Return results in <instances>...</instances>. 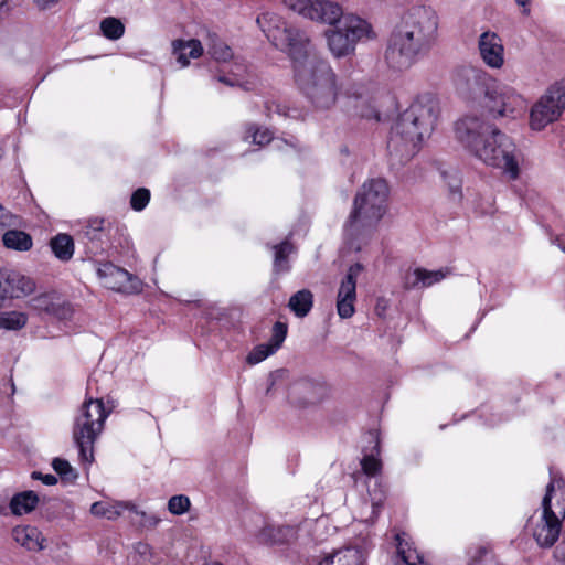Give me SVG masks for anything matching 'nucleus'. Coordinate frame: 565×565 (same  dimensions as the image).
<instances>
[{
  "label": "nucleus",
  "mask_w": 565,
  "mask_h": 565,
  "mask_svg": "<svg viewBox=\"0 0 565 565\" xmlns=\"http://www.w3.org/2000/svg\"><path fill=\"white\" fill-rule=\"evenodd\" d=\"M52 467L54 471L62 478V480L67 482H73L77 479V472L70 465V462L62 458H55L52 461Z\"/></svg>",
  "instance_id": "nucleus-41"
},
{
  "label": "nucleus",
  "mask_w": 565,
  "mask_h": 565,
  "mask_svg": "<svg viewBox=\"0 0 565 565\" xmlns=\"http://www.w3.org/2000/svg\"><path fill=\"white\" fill-rule=\"evenodd\" d=\"M136 551L143 557H146L147 555H151V548L146 543H138Z\"/></svg>",
  "instance_id": "nucleus-50"
},
{
  "label": "nucleus",
  "mask_w": 565,
  "mask_h": 565,
  "mask_svg": "<svg viewBox=\"0 0 565 565\" xmlns=\"http://www.w3.org/2000/svg\"><path fill=\"white\" fill-rule=\"evenodd\" d=\"M565 110V82L552 85L533 105L530 113V126L533 130H542L556 121Z\"/></svg>",
  "instance_id": "nucleus-10"
},
{
  "label": "nucleus",
  "mask_w": 565,
  "mask_h": 565,
  "mask_svg": "<svg viewBox=\"0 0 565 565\" xmlns=\"http://www.w3.org/2000/svg\"><path fill=\"white\" fill-rule=\"evenodd\" d=\"M450 275L448 268L438 270H427L424 268H415L406 271L404 276V287L406 289L427 288L445 279Z\"/></svg>",
  "instance_id": "nucleus-22"
},
{
  "label": "nucleus",
  "mask_w": 565,
  "mask_h": 565,
  "mask_svg": "<svg viewBox=\"0 0 565 565\" xmlns=\"http://www.w3.org/2000/svg\"><path fill=\"white\" fill-rule=\"evenodd\" d=\"M292 75L296 86L315 110L326 111L337 105L341 85L326 58H313L307 66H298Z\"/></svg>",
  "instance_id": "nucleus-6"
},
{
  "label": "nucleus",
  "mask_w": 565,
  "mask_h": 565,
  "mask_svg": "<svg viewBox=\"0 0 565 565\" xmlns=\"http://www.w3.org/2000/svg\"><path fill=\"white\" fill-rule=\"evenodd\" d=\"M128 510L132 511L137 516L140 518V520L138 521V524L141 527L153 529L160 522V518L156 513L140 511L136 505H135V509H128Z\"/></svg>",
  "instance_id": "nucleus-44"
},
{
  "label": "nucleus",
  "mask_w": 565,
  "mask_h": 565,
  "mask_svg": "<svg viewBox=\"0 0 565 565\" xmlns=\"http://www.w3.org/2000/svg\"><path fill=\"white\" fill-rule=\"evenodd\" d=\"M437 29L438 20L430 8H411L388 39L384 54L387 65L396 71L412 67L431 50Z\"/></svg>",
  "instance_id": "nucleus-1"
},
{
  "label": "nucleus",
  "mask_w": 565,
  "mask_h": 565,
  "mask_svg": "<svg viewBox=\"0 0 565 565\" xmlns=\"http://www.w3.org/2000/svg\"><path fill=\"white\" fill-rule=\"evenodd\" d=\"M478 47L482 61L491 68H501L504 64V46L501 38L491 31L479 36Z\"/></svg>",
  "instance_id": "nucleus-17"
},
{
  "label": "nucleus",
  "mask_w": 565,
  "mask_h": 565,
  "mask_svg": "<svg viewBox=\"0 0 565 565\" xmlns=\"http://www.w3.org/2000/svg\"><path fill=\"white\" fill-rule=\"evenodd\" d=\"M390 189L382 178L365 181L356 192L353 209L344 224V237L351 248L361 249V242L376 228L387 210Z\"/></svg>",
  "instance_id": "nucleus-5"
},
{
  "label": "nucleus",
  "mask_w": 565,
  "mask_h": 565,
  "mask_svg": "<svg viewBox=\"0 0 565 565\" xmlns=\"http://www.w3.org/2000/svg\"><path fill=\"white\" fill-rule=\"evenodd\" d=\"M284 3L303 18L332 26L345 17L341 6L331 0H284Z\"/></svg>",
  "instance_id": "nucleus-11"
},
{
  "label": "nucleus",
  "mask_w": 565,
  "mask_h": 565,
  "mask_svg": "<svg viewBox=\"0 0 565 565\" xmlns=\"http://www.w3.org/2000/svg\"><path fill=\"white\" fill-rule=\"evenodd\" d=\"M364 266L360 263L351 265L340 282L337 295V311L340 318H351L354 312V303L356 300V280Z\"/></svg>",
  "instance_id": "nucleus-13"
},
{
  "label": "nucleus",
  "mask_w": 565,
  "mask_h": 565,
  "mask_svg": "<svg viewBox=\"0 0 565 565\" xmlns=\"http://www.w3.org/2000/svg\"><path fill=\"white\" fill-rule=\"evenodd\" d=\"M150 200V191L146 188L136 190L130 199V205L135 211H142Z\"/></svg>",
  "instance_id": "nucleus-45"
},
{
  "label": "nucleus",
  "mask_w": 565,
  "mask_h": 565,
  "mask_svg": "<svg viewBox=\"0 0 565 565\" xmlns=\"http://www.w3.org/2000/svg\"><path fill=\"white\" fill-rule=\"evenodd\" d=\"M12 536L18 544L29 551H41L44 548V537L35 526H15L12 530Z\"/></svg>",
  "instance_id": "nucleus-26"
},
{
  "label": "nucleus",
  "mask_w": 565,
  "mask_h": 565,
  "mask_svg": "<svg viewBox=\"0 0 565 565\" xmlns=\"http://www.w3.org/2000/svg\"><path fill=\"white\" fill-rule=\"evenodd\" d=\"M51 249L56 258L67 262L74 254V241L68 234L60 233L50 242Z\"/></svg>",
  "instance_id": "nucleus-33"
},
{
  "label": "nucleus",
  "mask_w": 565,
  "mask_h": 565,
  "mask_svg": "<svg viewBox=\"0 0 565 565\" xmlns=\"http://www.w3.org/2000/svg\"><path fill=\"white\" fill-rule=\"evenodd\" d=\"M31 477L34 480H41L46 486H53L57 482V478L54 475H43L39 471H33Z\"/></svg>",
  "instance_id": "nucleus-48"
},
{
  "label": "nucleus",
  "mask_w": 565,
  "mask_h": 565,
  "mask_svg": "<svg viewBox=\"0 0 565 565\" xmlns=\"http://www.w3.org/2000/svg\"><path fill=\"white\" fill-rule=\"evenodd\" d=\"M248 134L252 137V142L255 145L264 146L271 141V134L269 130H260L254 126L248 129Z\"/></svg>",
  "instance_id": "nucleus-46"
},
{
  "label": "nucleus",
  "mask_w": 565,
  "mask_h": 565,
  "mask_svg": "<svg viewBox=\"0 0 565 565\" xmlns=\"http://www.w3.org/2000/svg\"><path fill=\"white\" fill-rule=\"evenodd\" d=\"M128 509H135V504L125 501H118L115 503L98 501L92 504L90 513L95 516H104L108 520H115L124 510Z\"/></svg>",
  "instance_id": "nucleus-28"
},
{
  "label": "nucleus",
  "mask_w": 565,
  "mask_h": 565,
  "mask_svg": "<svg viewBox=\"0 0 565 565\" xmlns=\"http://www.w3.org/2000/svg\"><path fill=\"white\" fill-rule=\"evenodd\" d=\"M1 234L3 245L7 248L26 252L32 247V237L23 231L9 230L3 231Z\"/></svg>",
  "instance_id": "nucleus-32"
},
{
  "label": "nucleus",
  "mask_w": 565,
  "mask_h": 565,
  "mask_svg": "<svg viewBox=\"0 0 565 565\" xmlns=\"http://www.w3.org/2000/svg\"><path fill=\"white\" fill-rule=\"evenodd\" d=\"M313 306V294L309 289L295 292L288 301V308L298 318L306 317Z\"/></svg>",
  "instance_id": "nucleus-29"
},
{
  "label": "nucleus",
  "mask_w": 565,
  "mask_h": 565,
  "mask_svg": "<svg viewBox=\"0 0 565 565\" xmlns=\"http://www.w3.org/2000/svg\"><path fill=\"white\" fill-rule=\"evenodd\" d=\"M39 502V497L34 491H23L12 497L10 510L14 515H23L33 511Z\"/></svg>",
  "instance_id": "nucleus-30"
},
{
  "label": "nucleus",
  "mask_w": 565,
  "mask_h": 565,
  "mask_svg": "<svg viewBox=\"0 0 565 565\" xmlns=\"http://www.w3.org/2000/svg\"><path fill=\"white\" fill-rule=\"evenodd\" d=\"M209 54L217 62H227L233 57L232 49L216 35H210Z\"/></svg>",
  "instance_id": "nucleus-37"
},
{
  "label": "nucleus",
  "mask_w": 565,
  "mask_h": 565,
  "mask_svg": "<svg viewBox=\"0 0 565 565\" xmlns=\"http://www.w3.org/2000/svg\"><path fill=\"white\" fill-rule=\"evenodd\" d=\"M469 553V565H500L492 552L486 546H476Z\"/></svg>",
  "instance_id": "nucleus-39"
},
{
  "label": "nucleus",
  "mask_w": 565,
  "mask_h": 565,
  "mask_svg": "<svg viewBox=\"0 0 565 565\" xmlns=\"http://www.w3.org/2000/svg\"><path fill=\"white\" fill-rule=\"evenodd\" d=\"M328 395L324 383L302 377L294 381L288 391L289 402L298 408H308L320 404Z\"/></svg>",
  "instance_id": "nucleus-12"
},
{
  "label": "nucleus",
  "mask_w": 565,
  "mask_h": 565,
  "mask_svg": "<svg viewBox=\"0 0 565 565\" xmlns=\"http://www.w3.org/2000/svg\"><path fill=\"white\" fill-rule=\"evenodd\" d=\"M110 224L104 218H89L82 226L78 238L86 245V253L98 255L109 245Z\"/></svg>",
  "instance_id": "nucleus-15"
},
{
  "label": "nucleus",
  "mask_w": 565,
  "mask_h": 565,
  "mask_svg": "<svg viewBox=\"0 0 565 565\" xmlns=\"http://www.w3.org/2000/svg\"><path fill=\"white\" fill-rule=\"evenodd\" d=\"M551 493V500L556 498V504L554 511L556 512V516L565 518V481L562 478L552 477L547 487L546 493L544 497H547Z\"/></svg>",
  "instance_id": "nucleus-34"
},
{
  "label": "nucleus",
  "mask_w": 565,
  "mask_h": 565,
  "mask_svg": "<svg viewBox=\"0 0 565 565\" xmlns=\"http://www.w3.org/2000/svg\"><path fill=\"white\" fill-rule=\"evenodd\" d=\"M217 81L227 85V86H237V85H241V83L237 81V79H232L227 76H218L217 77Z\"/></svg>",
  "instance_id": "nucleus-51"
},
{
  "label": "nucleus",
  "mask_w": 565,
  "mask_h": 565,
  "mask_svg": "<svg viewBox=\"0 0 565 565\" xmlns=\"http://www.w3.org/2000/svg\"><path fill=\"white\" fill-rule=\"evenodd\" d=\"M363 87H352L345 90V108L362 118L380 120V114L372 104V98L364 93Z\"/></svg>",
  "instance_id": "nucleus-20"
},
{
  "label": "nucleus",
  "mask_w": 565,
  "mask_h": 565,
  "mask_svg": "<svg viewBox=\"0 0 565 565\" xmlns=\"http://www.w3.org/2000/svg\"><path fill=\"white\" fill-rule=\"evenodd\" d=\"M365 554L358 547H345L327 556L318 565H364Z\"/></svg>",
  "instance_id": "nucleus-27"
},
{
  "label": "nucleus",
  "mask_w": 565,
  "mask_h": 565,
  "mask_svg": "<svg viewBox=\"0 0 565 565\" xmlns=\"http://www.w3.org/2000/svg\"><path fill=\"white\" fill-rule=\"evenodd\" d=\"M8 0H0V9L7 3Z\"/></svg>",
  "instance_id": "nucleus-53"
},
{
  "label": "nucleus",
  "mask_w": 565,
  "mask_h": 565,
  "mask_svg": "<svg viewBox=\"0 0 565 565\" xmlns=\"http://www.w3.org/2000/svg\"><path fill=\"white\" fill-rule=\"evenodd\" d=\"M190 508V500L186 495L179 494L170 498L168 502V510L174 515L185 513Z\"/></svg>",
  "instance_id": "nucleus-43"
},
{
  "label": "nucleus",
  "mask_w": 565,
  "mask_h": 565,
  "mask_svg": "<svg viewBox=\"0 0 565 565\" xmlns=\"http://www.w3.org/2000/svg\"><path fill=\"white\" fill-rule=\"evenodd\" d=\"M102 34L111 41L119 40L125 33L124 23L114 17H107L100 21L99 24Z\"/></svg>",
  "instance_id": "nucleus-36"
},
{
  "label": "nucleus",
  "mask_w": 565,
  "mask_h": 565,
  "mask_svg": "<svg viewBox=\"0 0 565 565\" xmlns=\"http://www.w3.org/2000/svg\"><path fill=\"white\" fill-rule=\"evenodd\" d=\"M109 413L102 398L90 397L81 406L74 419L73 439L83 461H93L94 444L103 433Z\"/></svg>",
  "instance_id": "nucleus-8"
},
{
  "label": "nucleus",
  "mask_w": 565,
  "mask_h": 565,
  "mask_svg": "<svg viewBox=\"0 0 565 565\" xmlns=\"http://www.w3.org/2000/svg\"><path fill=\"white\" fill-rule=\"evenodd\" d=\"M287 324L277 321L273 326L271 337L267 343L256 345L247 355L246 361L250 365L260 363L269 355L277 352L287 337Z\"/></svg>",
  "instance_id": "nucleus-19"
},
{
  "label": "nucleus",
  "mask_w": 565,
  "mask_h": 565,
  "mask_svg": "<svg viewBox=\"0 0 565 565\" xmlns=\"http://www.w3.org/2000/svg\"><path fill=\"white\" fill-rule=\"evenodd\" d=\"M97 275L106 288L119 292L138 291L141 285L136 276L111 263L100 264Z\"/></svg>",
  "instance_id": "nucleus-16"
},
{
  "label": "nucleus",
  "mask_w": 565,
  "mask_h": 565,
  "mask_svg": "<svg viewBox=\"0 0 565 565\" xmlns=\"http://www.w3.org/2000/svg\"><path fill=\"white\" fill-rule=\"evenodd\" d=\"M28 322V316L20 311H1L0 329L9 331L21 330Z\"/></svg>",
  "instance_id": "nucleus-35"
},
{
  "label": "nucleus",
  "mask_w": 565,
  "mask_h": 565,
  "mask_svg": "<svg viewBox=\"0 0 565 565\" xmlns=\"http://www.w3.org/2000/svg\"><path fill=\"white\" fill-rule=\"evenodd\" d=\"M371 36V24L353 14H347L340 23L324 32L327 46L334 58L354 54L356 43Z\"/></svg>",
  "instance_id": "nucleus-9"
},
{
  "label": "nucleus",
  "mask_w": 565,
  "mask_h": 565,
  "mask_svg": "<svg viewBox=\"0 0 565 565\" xmlns=\"http://www.w3.org/2000/svg\"><path fill=\"white\" fill-rule=\"evenodd\" d=\"M542 509V518L534 529L533 536L541 547H551L558 540L562 527L561 519L556 516L551 504V493L543 498Z\"/></svg>",
  "instance_id": "nucleus-14"
},
{
  "label": "nucleus",
  "mask_w": 565,
  "mask_h": 565,
  "mask_svg": "<svg viewBox=\"0 0 565 565\" xmlns=\"http://www.w3.org/2000/svg\"><path fill=\"white\" fill-rule=\"evenodd\" d=\"M274 271L275 274H286L290 270L288 257L295 252L294 245L289 241L274 245Z\"/></svg>",
  "instance_id": "nucleus-31"
},
{
  "label": "nucleus",
  "mask_w": 565,
  "mask_h": 565,
  "mask_svg": "<svg viewBox=\"0 0 565 565\" xmlns=\"http://www.w3.org/2000/svg\"><path fill=\"white\" fill-rule=\"evenodd\" d=\"M439 115L438 100L430 94L419 95L396 120L387 148L392 158L407 161L419 150L422 141L435 129Z\"/></svg>",
  "instance_id": "nucleus-4"
},
{
  "label": "nucleus",
  "mask_w": 565,
  "mask_h": 565,
  "mask_svg": "<svg viewBox=\"0 0 565 565\" xmlns=\"http://www.w3.org/2000/svg\"><path fill=\"white\" fill-rule=\"evenodd\" d=\"M28 306L39 312H45L60 320L67 319L71 316V309L67 303L62 301L55 291L41 292L28 302Z\"/></svg>",
  "instance_id": "nucleus-18"
},
{
  "label": "nucleus",
  "mask_w": 565,
  "mask_h": 565,
  "mask_svg": "<svg viewBox=\"0 0 565 565\" xmlns=\"http://www.w3.org/2000/svg\"><path fill=\"white\" fill-rule=\"evenodd\" d=\"M441 177L448 185L450 198L454 201H460L462 198V193H461L462 182H461V178L459 177V173L456 170L441 171Z\"/></svg>",
  "instance_id": "nucleus-40"
},
{
  "label": "nucleus",
  "mask_w": 565,
  "mask_h": 565,
  "mask_svg": "<svg viewBox=\"0 0 565 565\" xmlns=\"http://www.w3.org/2000/svg\"><path fill=\"white\" fill-rule=\"evenodd\" d=\"M1 271L3 284L9 291V300L25 298L35 291L36 284L33 278L15 270L1 269Z\"/></svg>",
  "instance_id": "nucleus-21"
},
{
  "label": "nucleus",
  "mask_w": 565,
  "mask_h": 565,
  "mask_svg": "<svg viewBox=\"0 0 565 565\" xmlns=\"http://www.w3.org/2000/svg\"><path fill=\"white\" fill-rule=\"evenodd\" d=\"M518 4L524 7L526 6L531 0H515Z\"/></svg>",
  "instance_id": "nucleus-52"
},
{
  "label": "nucleus",
  "mask_w": 565,
  "mask_h": 565,
  "mask_svg": "<svg viewBox=\"0 0 565 565\" xmlns=\"http://www.w3.org/2000/svg\"><path fill=\"white\" fill-rule=\"evenodd\" d=\"M36 9L40 11H46L56 7L61 0H31Z\"/></svg>",
  "instance_id": "nucleus-47"
},
{
  "label": "nucleus",
  "mask_w": 565,
  "mask_h": 565,
  "mask_svg": "<svg viewBox=\"0 0 565 565\" xmlns=\"http://www.w3.org/2000/svg\"><path fill=\"white\" fill-rule=\"evenodd\" d=\"M172 54L175 56L178 63L185 67L190 64V58H198L203 53V46L199 40H181L172 41Z\"/></svg>",
  "instance_id": "nucleus-24"
},
{
  "label": "nucleus",
  "mask_w": 565,
  "mask_h": 565,
  "mask_svg": "<svg viewBox=\"0 0 565 565\" xmlns=\"http://www.w3.org/2000/svg\"><path fill=\"white\" fill-rule=\"evenodd\" d=\"M456 139L487 166L500 168L512 179L519 175L515 145L491 124L476 116H466L455 126Z\"/></svg>",
  "instance_id": "nucleus-2"
},
{
  "label": "nucleus",
  "mask_w": 565,
  "mask_h": 565,
  "mask_svg": "<svg viewBox=\"0 0 565 565\" xmlns=\"http://www.w3.org/2000/svg\"><path fill=\"white\" fill-rule=\"evenodd\" d=\"M457 93L467 100L480 102L494 118H516L525 110L524 98L508 85L495 82L481 68L460 66L454 75Z\"/></svg>",
  "instance_id": "nucleus-3"
},
{
  "label": "nucleus",
  "mask_w": 565,
  "mask_h": 565,
  "mask_svg": "<svg viewBox=\"0 0 565 565\" xmlns=\"http://www.w3.org/2000/svg\"><path fill=\"white\" fill-rule=\"evenodd\" d=\"M297 530L291 525H266L257 534L263 544H285L296 539Z\"/></svg>",
  "instance_id": "nucleus-23"
},
{
  "label": "nucleus",
  "mask_w": 565,
  "mask_h": 565,
  "mask_svg": "<svg viewBox=\"0 0 565 565\" xmlns=\"http://www.w3.org/2000/svg\"><path fill=\"white\" fill-rule=\"evenodd\" d=\"M367 438L370 443H373V447L370 452H365L363 458L361 459V467L363 472L367 477H376L382 470V462L379 459L380 456V435L376 430H371L367 433Z\"/></svg>",
  "instance_id": "nucleus-25"
},
{
  "label": "nucleus",
  "mask_w": 565,
  "mask_h": 565,
  "mask_svg": "<svg viewBox=\"0 0 565 565\" xmlns=\"http://www.w3.org/2000/svg\"><path fill=\"white\" fill-rule=\"evenodd\" d=\"M256 22L271 44L289 56L292 73L298 66H307L313 58H321L313 52L308 33L287 23L280 15L266 12Z\"/></svg>",
  "instance_id": "nucleus-7"
},
{
  "label": "nucleus",
  "mask_w": 565,
  "mask_h": 565,
  "mask_svg": "<svg viewBox=\"0 0 565 565\" xmlns=\"http://www.w3.org/2000/svg\"><path fill=\"white\" fill-rule=\"evenodd\" d=\"M367 492L372 507V515L370 519L373 521L377 516L379 511L385 500V490L380 484L379 489L371 490L370 484H367Z\"/></svg>",
  "instance_id": "nucleus-42"
},
{
  "label": "nucleus",
  "mask_w": 565,
  "mask_h": 565,
  "mask_svg": "<svg viewBox=\"0 0 565 565\" xmlns=\"http://www.w3.org/2000/svg\"><path fill=\"white\" fill-rule=\"evenodd\" d=\"M235 66L237 67V70H244V66L243 65H238V63H235Z\"/></svg>",
  "instance_id": "nucleus-54"
},
{
  "label": "nucleus",
  "mask_w": 565,
  "mask_h": 565,
  "mask_svg": "<svg viewBox=\"0 0 565 565\" xmlns=\"http://www.w3.org/2000/svg\"><path fill=\"white\" fill-rule=\"evenodd\" d=\"M284 373H285L284 370H277V371L270 373V375H269V385H268V387L266 390V395L267 396L271 395V392L274 390V386H275L277 380L281 379Z\"/></svg>",
  "instance_id": "nucleus-49"
},
{
  "label": "nucleus",
  "mask_w": 565,
  "mask_h": 565,
  "mask_svg": "<svg viewBox=\"0 0 565 565\" xmlns=\"http://www.w3.org/2000/svg\"><path fill=\"white\" fill-rule=\"evenodd\" d=\"M397 553L399 559L396 565H428L415 548H412L407 544L403 545L402 542H398Z\"/></svg>",
  "instance_id": "nucleus-38"
}]
</instances>
